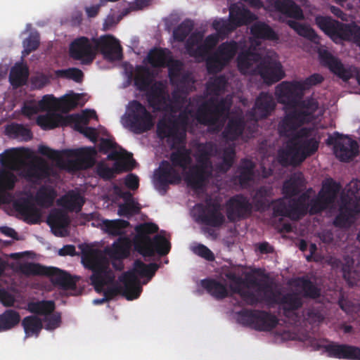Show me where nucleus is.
Segmentation results:
<instances>
[{
  "label": "nucleus",
  "mask_w": 360,
  "mask_h": 360,
  "mask_svg": "<svg viewBox=\"0 0 360 360\" xmlns=\"http://www.w3.org/2000/svg\"><path fill=\"white\" fill-rule=\"evenodd\" d=\"M233 292L238 293L242 300L250 306H256L259 303H262L264 300L263 297L259 294H256L249 290L241 289L240 286L230 287Z\"/></svg>",
  "instance_id": "obj_53"
},
{
  "label": "nucleus",
  "mask_w": 360,
  "mask_h": 360,
  "mask_svg": "<svg viewBox=\"0 0 360 360\" xmlns=\"http://www.w3.org/2000/svg\"><path fill=\"white\" fill-rule=\"evenodd\" d=\"M20 150L24 148L6 151L0 160L2 166L13 171L24 168V176L28 181L42 180L49 176L50 167L44 160L39 158L26 163L22 158Z\"/></svg>",
  "instance_id": "obj_5"
},
{
  "label": "nucleus",
  "mask_w": 360,
  "mask_h": 360,
  "mask_svg": "<svg viewBox=\"0 0 360 360\" xmlns=\"http://www.w3.org/2000/svg\"><path fill=\"white\" fill-rule=\"evenodd\" d=\"M146 91L148 103L154 111L160 112L167 110L169 96L162 82H155Z\"/></svg>",
  "instance_id": "obj_19"
},
{
  "label": "nucleus",
  "mask_w": 360,
  "mask_h": 360,
  "mask_svg": "<svg viewBox=\"0 0 360 360\" xmlns=\"http://www.w3.org/2000/svg\"><path fill=\"white\" fill-rule=\"evenodd\" d=\"M275 9L284 15L296 20L304 19L302 8L292 0H275Z\"/></svg>",
  "instance_id": "obj_32"
},
{
  "label": "nucleus",
  "mask_w": 360,
  "mask_h": 360,
  "mask_svg": "<svg viewBox=\"0 0 360 360\" xmlns=\"http://www.w3.org/2000/svg\"><path fill=\"white\" fill-rule=\"evenodd\" d=\"M202 287L217 300H221L230 296V292L226 281H219L214 278H205L201 281Z\"/></svg>",
  "instance_id": "obj_29"
},
{
  "label": "nucleus",
  "mask_w": 360,
  "mask_h": 360,
  "mask_svg": "<svg viewBox=\"0 0 360 360\" xmlns=\"http://www.w3.org/2000/svg\"><path fill=\"white\" fill-rule=\"evenodd\" d=\"M22 326L25 333V338L32 336L37 338L43 328V323L37 316L31 315L22 319Z\"/></svg>",
  "instance_id": "obj_43"
},
{
  "label": "nucleus",
  "mask_w": 360,
  "mask_h": 360,
  "mask_svg": "<svg viewBox=\"0 0 360 360\" xmlns=\"http://www.w3.org/2000/svg\"><path fill=\"white\" fill-rule=\"evenodd\" d=\"M179 171L167 160H162L154 172V184L161 195H165L169 185L178 184L181 181Z\"/></svg>",
  "instance_id": "obj_14"
},
{
  "label": "nucleus",
  "mask_w": 360,
  "mask_h": 360,
  "mask_svg": "<svg viewBox=\"0 0 360 360\" xmlns=\"http://www.w3.org/2000/svg\"><path fill=\"white\" fill-rule=\"evenodd\" d=\"M323 309V304L311 306L305 310L304 319L309 324H319L324 320Z\"/></svg>",
  "instance_id": "obj_56"
},
{
  "label": "nucleus",
  "mask_w": 360,
  "mask_h": 360,
  "mask_svg": "<svg viewBox=\"0 0 360 360\" xmlns=\"http://www.w3.org/2000/svg\"><path fill=\"white\" fill-rule=\"evenodd\" d=\"M276 107L273 96L267 92H261L257 97L255 105L251 110L255 120L267 117Z\"/></svg>",
  "instance_id": "obj_26"
},
{
  "label": "nucleus",
  "mask_w": 360,
  "mask_h": 360,
  "mask_svg": "<svg viewBox=\"0 0 360 360\" xmlns=\"http://www.w3.org/2000/svg\"><path fill=\"white\" fill-rule=\"evenodd\" d=\"M305 187V179L302 172L294 173L283 183L282 192L286 198L298 195Z\"/></svg>",
  "instance_id": "obj_31"
},
{
  "label": "nucleus",
  "mask_w": 360,
  "mask_h": 360,
  "mask_svg": "<svg viewBox=\"0 0 360 360\" xmlns=\"http://www.w3.org/2000/svg\"><path fill=\"white\" fill-rule=\"evenodd\" d=\"M360 213V205L351 204L345 198L341 200L339 213L333 220L335 227L344 229L351 226L355 216Z\"/></svg>",
  "instance_id": "obj_24"
},
{
  "label": "nucleus",
  "mask_w": 360,
  "mask_h": 360,
  "mask_svg": "<svg viewBox=\"0 0 360 360\" xmlns=\"http://www.w3.org/2000/svg\"><path fill=\"white\" fill-rule=\"evenodd\" d=\"M295 285L302 290L304 297L316 299L321 295L320 288L307 276L297 278L295 280Z\"/></svg>",
  "instance_id": "obj_38"
},
{
  "label": "nucleus",
  "mask_w": 360,
  "mask_h": 360,
  "mask_svg": "<svg viewBox=\"0 0 360 360\" xmlns=\"http://www.w3.org/2000/svg\"><path fill=\"white\" fill-rule=\"evenodd\" d=\"M29 72L26 66L19 65L11 69L9 80L11 84L15 87L24 85L28 78Z\"/></svg>",
  "instance_id": "obj_50"
},
{
  "label": "nucleus",
  "mask_w": 360,
  "mask_h": 360,
  "mask_svg": "<svg viewBox=\"0 0 360 360\" xmlns=\"http://www.w3.org/2000/svg\"><path fill=\"white\" fill-rule=\"evenodd\" d=\"M171 148L174 150L169 156L171 165L174 168L179 167L183 170L187 169L192 163L191 150L184 145L176 146L172 144Z\"/></svg>",
  "instance_id": "obj_28"
},
{
  "label": "nucleus",
  "mask_w": 360,
  "mask_h": 360,
  "mask_svg": "<svg viewBox=\"0 0 360 360\" xmlns=\"http://www.w3.org/2000/svg\"><path fill=\"white\" fill-rule=\"evenodd\" d=\"M309 194L304 192L297 198H294L289 201V211L291 217L299 219L309 213Z\"/></svg>",
  "instance_id": "obj_30"
},
{
  "label": "nucleus",
  "mask_w": 360,
  "mask_h": 360,
  "mask_svg": "<svg viewBox=\"0 0 360 360\" xmlns=\"http://www.w3.org/2000/svg\"><path fill=\"white\" fill-rule=\"evenodd\" d=\"M236 157L235 147L229 146L224 148L221 155L222 161L219 165V169L221 172H226L233 166Z\"/></svg>",
  "instance_id": "obj_61"
},
{
  "label": "nucleus",
  "mask_w": 360,
  "mask_h": 360,
  "mask_svg": "<svg viewBox=\"0 0 360 360\" xmlns=\"http://www.w3.org/2000/svg\"><path fill=\"white\" fill-rule=\"evenodd\" d=\"M245 122L241 117L231 118L222 132L223 137L228 141L237 140L243 133Z\"/></svg>",
  "instance_id": "obj_36"
},
{
  "label": "nucleus",
  "mask_w": 360,
  "mask_h": 360,
  "mask_svg": "<svg viewBox=\"0 0 360 360\" xmlns=\"http://www.w3.org/2000/svg\"><path fill=\"white\" fill-rule=\"evenodd\" d=\"M20 321V314L13 309H6L0 314V332L8 330L17 326Z\"/></svg>",
  "instance_id": "obj_47"
},
{
  "label": "nucleus",
  "mask_w": 360,
  "mask_h": 360,
  "mask_svg": "<svg viewBox=\"0 0 360 360\" xmlns=\"http://www.w3.org/2000/svg\"><path fill=\"white\" fill-rule=\"evenodd\" d=\"M38 150L40 154L53 160H60L62 153L75 156V160L68 161V167L70 169L75 171L91 167L94 163L92 156L96 153L94 148L91 147L59 151L46 146H40Z\"/></svg>",
  "instance_id": "obj_9"
},
{
  "label": "nucleus",
  "mask_w": 360,
  "mask_h": 360,
  "mask_svg": "<svg viewBox=\"0 0 360 360\" xmlns=\"http://www.w3.org/2000/svg\"><path fill=\"white\" fill-rule=\"evenodd\" d=\"M338 186L335 182L324 184L316 198L309 202V214L314 215L322 212L329 207L335 201Z\"/></svg>",
  "instance_id": "obj_16"
},
{
  "label": "nucleus",
  "mask_w": 360,
  "mask_h": 360,
  "mask_svg": "<svg viewBox=\"0 0 360 360\" xmlns=\"http://www.w3.org/2000/svg\"><path fill=\"white\" fill-rule=\"evenodd\" d=\"M55 75L60 78L72 79L78 83L81 82L84 78L83 72L77 68L57 70L55 71Z\"/></svg>",
  "instance_id": "obj_64"
},
{
  "label": "nucleus",
  "mask_w": 360,
  "mask_h": 360,
  "mask_svg": "<svg viewBox=\"0 0 360 360\" xmlns=\"http://www.w3.org/2000/svg\"><path fill=\"white\" fill-rule=\"evenodd\" d=\"M302 154V160L313 155L319 149V141L316 138L295 140Z\"/></svg>",
  "instance_id": "obj_48"
},
{
  "label": "nucleus",
  "mask_w": 360,
  "mask_h": 360,
  "mask_svg": "<svg viewBox=\"0 0 360 360\" xmlns=\"http://www.w3.org/2000/svg\"><path fill=\"white\" fill-rule=\"evenodd\" d=\"M252 14L248 10H240L239 8H231L229 20L234 26L235 29L243 25L247 24L248 18H252Z\"/></svg>",
  "instance_id": "obj_51"
},
{
  "label": "nucleus",
  "mask_w": 360,
  "mask_h": 360,
  "mask_svg": "<svg viewBox=\"0 0 360 360\" xmlns=\"http://www.w3.org/2000/svg\"><path fill=\"white\" fill-rule=\"evenodd\" d=\"M69 55L71 58L79 60L82 65H91L96 56L92 38L79 37L74 39L70 44Z\"/></svg>",
  "instance_id": "obj_13"
},
{
  "label": "nucleus",
  "mask_w": 360,
  "mask_h": 360,
  "mask_svg": "<svg viewBox=\"0 0 360 360\" xmlns=\"http://www.w3.org/2000/svg\"><path fill=\"white\" fill-rule=\"evenodd\" d=\"M7 134L14 138H20L24 141L31 140L32 134L30 129L19 124H12L6 128Z\"/></svg>",
  "instance_id": "obj_60"
},
{
  "label": "nucleus",
  "mask_w": 360,
  "mask_h": 360,
  "mask_svg": "<svg viewBox=\"0 0 360 360\" xmlns=\"http://www.w3.org/2000/svg\"><path fill=\"white\" fill-rule=\"evenodd\" d=\"M275 95L278 102L284 105L285 110H289L278 124L281 136L290 138L300 127L316 120L319 103L313 97L302 98L303 85L300 82H282L276 86Z\"/></svg>",
  "instance_id": "obj_1"
},
{
  "label": "nucleus",
  "mask_w": 360,
  "mask_h": 360,
  "mask_svg": "<svg viewBox=\"0 0 360 360\" xmlns=\"http://www.w3.org/2000/svg\"><path fill=\"white\" fill-rule=\"evenodd\" d=\"M4 167L0 169V191L6 192L14 188L18 179L13 170H7L6 167Z\"/></svg>",
  "instance_id": "obj_55"
},
{
  "label": "nucleus",
  "mask_w": 360,
  "mask_h": 360,
  "mask_svg": "<svg viewBox=\"0 0 360 360\" xmlns=\"http://www.w3.org/2000/svg\"><path fill=\"white\" fill-rule=\"evenodd\" d=\"M159 268L156 263L146 264L137 259L134 263V270L124 272L120 277V285L108 288L104 291V296L110 300L118 295H121L128 300L137 299L142 290L139 281L136 275L151 279Z\"/></svg>",
  "instance_id": "obj_2"
},
{
  "label": "nucleus",
  "mask_w": 360,
  "mask_h": 360,
  "mask_svg": "<svg viewBox=\"0 0 360 360\" xmlns=\"http://www.w3.org/2000/svg\"><path fill=\"white\" fill-rule=\"evenodd\" d=\"M226 214L230 222H236L250 217L253 206L250 199L243 195L236 194L231 197L225 204Z\"/></svg>",
  "instance_id": "obj_12"
},
{
  "label": "nucleus",
  "mask_w": 360,
  "mask_h": 360,
  "mask_svg": "<svg viewBox=\"0 0 360 360\" xmlns=\"http://www.w3.org/2000/svg\"><path fill=\"white\" fill-rule=\"evenodd\" d=\"M250 33L257 39L271 41L278 39L276 32L269 25L261 21L256 22L251 26Z\"/></svg>",
  "instance_id": "obj_41"
},
{
  "label": "nucleus",
  "mask_w": 360,
  "mask_h": 360,
  "mask_svg": "<svg viewBox=\"0 0 360 360\" xmlns=\"http://www.w3.org/2000/svg\"><path fill=\"white\" fill-rule=\"evenodd\" d=\"M295 140H290L284 148L279 149L277 154L278 162L283 167L298 166L304 160Z\"/></svg>",
  "instance_id": "obj_23"
},
{
  "label": "nucleus",
  "mask_w": 360,
  "mask_h": 360,
  "mask_svg": "<svg viewBox=\"0 0 360 360\" xmlns=\"http://www.w3.org/2000/svg\"><path fill=\"white\" fill-rule=\"evenodd\" d=\"M347 193L341 196V200L346 199L347 202L356 205H360V181L353 180L347 186Z\"/></svg>",
  "instance_id": "obj_54"
},
{
  "label": "nucleus",
  "mask_w": 360,
  "mask_h": 360,
  "mask_svg": "<svg viewBox=\"0 0 360 360\" xmlns=\"http://www.w3.org/2000/svg\"><path fill=\"white\" fill-rule=\"evenodd\" d=\"M198 221L211 227H219L225 222V217L221 213L219 202L209 201L205 206L199 205Z\"/></svg>",
  "instance_id": "obj_18"
},
{
  "label": "nucleus",
  "mask_w": 360,
  "mask_h": 360,
  "mask_svg": "<svg viewBox=\"0 0 360 360\" xmlns=\"http://www.w3.org/2000/svg\"><path fill=\"white\" fill-rule=\"evenodd\" d=\"M130 248V240L126 237H120L112 247L105 248V253L110 259H125L129 255Z\"/></svg>",
  "instance_id": "obj_33"
},
{
  "label": "nucleus",
  "mask_w": 360,
  "mask_h": 360,
  "mask_svg": "<svg viewBox=\"0 0 360 360\" xmlns=\"http://www.w3.org/2000/svg\"><path fill=\"white\" fill-rule=\"evenodd\" d=\"M317 26L333 41L345 40L349 24H345L328 16H317L315 19Z\"/></svg>",
  "instance_id": "obj_20"
},
{
  "label": "nucleus",
  "mask_w": 360,
  "mask_h": 360,
  "mask_svg": "<svg viewBox=\"0 0 360 360\" xmlns=\"http://www.w3.org/2000/svg\"><path fill=\"white\" fill-rule=\"evenodd\" d=\"M55 308V302L52 300L30 302L27 304V310L30 313L44 316L53 312Z\"/></svg>",
  "instance_id": "obj_46"
},
{
  "label": "nucleus",
  "mask_w": 360,
  "mask_h": 360,
  "mask_svg": "<svg viewBox=\"0 0 360 360\" xmlns=\"http://www.w3.org/2000/svg\"><path fill=\"white\" fill-rule=\"evenodd\" d=\"M15 210L26 218L37 215L34 205L27 199L22 198L13 203Z\"/></svg>",
  "instance_id": "obj_63"
},
{
  "label": "nucleus",
  "mask_w": 360,
  "mask_h": 360,
  "mask_svg": "<svg viewBox=\"0 0 360 360\" xmlns=\"http://www.w3.org/2000/svg\"><path fill=\"white\" fill-rule=\"evenodd\" d=\"M260 54L250 51L240 53L237 57L238 70L243 74L247 73L252 65L261 60Z\"/></svg>",
  "instance_id": "obj_42"
},
{
  "label": "nucleus",
  "mask_w": 360,
  "mask_h": 360,
  "mask_svg": "<svg viewBox=\"0 0 360 360\" xmlns=\"http://www.w3.org/2000/svg\"><path fill=\"white\" fill-rule=\"evenodd\" d=\"M227 84V79L225 76L219 75L207 83L206 89L210 94L219 96L224 91Z\"/></svg>",
  "instance_id": "obj_62"
},
{
  "label": "nucleus",
  "mask_w": 360,
  "mask_h": 360,
  "mask_svg": "<svg viewBox=\"0 0 360 360\" xmlns=\"http://www.w3.org/2000/svg\"><path fill=\"white\" fill-rule=\"evenodd\" d=\"M158 231V225L151 222H145L136 226L134 248L143 257H152L155 253L165 256L169 252L171 244L165 236L158 234L153 238H150V235Z\"/></svg>",
  "instance_id": "obj_4"
},
{
  "label": "nucleus",
  "mask_w": 360,
  "mask_h": 360,
  "mask_svg": "<svg viewBox=\"0 0 360 360\" xmlns=\"http://www.w3.org/2000/svg\"><path fill=\"white\" fill-rule=\"evenodd\" d=\"M82 262L84 266L92 271L90 280L95 290L100 292L103 288L113 282L115 275L109 268V262L103 253L96 249L82 250Z\"/></svg>",
  "instance_id": "obj_6"
},
{
  "label": "nucleus",
  "mask_w": 360,
  "mask_h": 360,
  "mask_svg": "<svg viewBox=\"0 0 360 360\" xmlns=\"http://www.w3.org/2000/svg\"><path fill=\"white\" fill-rule=\"evenodd\" d=\"M132 167L128 168L120 162H115L112 168L109 167L104 163H99L96 168V174L104 180H110L114 178L115 174L120 173L124 170H131Z\"/></svg>",
  "instance_id": "obj_45"
},
{
  "label": "nucleus",
  "mask_w": 360,
  "mask_h": 360,
  "mask_svg": "<svg viewBox=\"0 0 360 360\" xmlns=\"http://www.w3.org/2000/svg\"><path fill=\"white\" fill-rule=\"evenodd\" d=\"M126 125L135 134H140L152 129L153 117L139 101H130L124 117Z\"/></svg>",
  "instance_id": "obj_10"
},
{
  "label": "nucleus",
  "mask_w": 360,
  "mask_h": 360,
  "mask_svg": "<svg viewBox=\"0 0 360 360\" xmlns=\"http://www.w3.org/2000/svg\"><path fill=\"white\" fill-rule=\"evenodd\" d=\"M70 123V120L67 117H64L60 114L48 113L46 115H39L37 119V123L44 129H54L60 125Z\"/></svg>",
  "instance_id": "obj_40"
},
{
  "label": "nucleus",
  "mask_w": 360,
  "mask_h": 360,
  "mask_svg": "<svg viewBox=\"0 0 360 360\" xmlns=\"http://www.w3.org/2000/svg\"><path fill=\"white\" fill-rule=\"evenodd\" d=\"M321 64L328 68L331 72L345 81L349 80L352 74L350 70L346 68L340 60L334 56L327 50L320 51L319 53Z\"/></svg>",
  "instance_id": "obj_22"
},
{
  "label": "nucleus",
  "mask_w": 360,
  "mask_h": 360,
  "mask_svg": "<svg viewBox=\"0 0 360 360\" xmlns=\"http://www.w3.org/2000/svg\"><path fill=\"white\" fill-rule=\"evenodd\" d=\"M96 53L100 52L103 58L110 61L120 60L122 58V49L120 42L111 35L92 38Z\"/></svg>",
  "instance_id": "obj_17"
},
{
  "label": "nucleus",
  "mask_w": 360,
  "mask_h": 360,
  "mask_svg": "<svg viewBox=\"0 0 360 360\" xmlns=\"http://www.w3.org/2000/svg\"><path fill=\"white\" fill-rule=\"evenodd\" d=\"M57 195V191L53 187L43 185L37 190L34 200L39 207L49 208L53 206Z\"/></svg>",
  "instance_id": "obj_35"
},
{
  "label": "nucleus",
  "mask_w": 360,
  "mask_h": 360,
  "mask_svg": "<svg viewBox=\"0 0 360 360\" xmlns=\"http://www.w3.org/2000/svg\"><path fill=\"white\" fill-rule=\"evenodd\" d=\"M328 356L339 359L360 360V348L356 346L331 342L325 346Z\"/></svg>",
  "instance_id": "obj_25"
},
{
  "label": "nucleus",
  "mask_w": 360,
  "mask_h": 360,
  "mask_svg": "<svg viewBox=\"0 0 360 360\" xmlns=\"http://www.w3.org/2000/svg\"><path fill=\"white\" fill-rule=\"evenodd\" d=\"M153 73L149 68L143 65L136 67L134 82L138 90L146 91L150 89L153 84Z\"/></svg>",
  "instance_id": "obj_34"
},
{
  "label": "nucleus",
  "mask_w": 360,
  "mask_h": 360,
  "mask_svg": "<svg viewBox=\"0 0 360 360\" xmlns=\"http://www.w3.org/2000/svg\"><path fill=\"white\" fill-rule=\"evenodd\" d=\"M171 58V52L165 49H155L148 55V63L153 68H166Z\"/></svg>",
  "instance_id": "obj_44"
},
{
  "label": "nucleus",
  "mask_w": 360,
  "mask_h": 360,
  "mask_svg": "<svg viewBox=\"0 0 360 360\" xmlns=\"http://www.w3.org/2000/svg\"><path fill=\"white\" fill-rule=\"evenodd\" d=\"M92 117H96L94 110H86L82 115L74 114L68 116L70 123L74 124V129L80 134H82L90 141L95 143L97 140V132L95 128L87 127L89 119Z\"/></svg>",
  "instance_id": "obj_21"
},
{
  "label": "nucleus",
  "mask_w": 360,
  "mask_h": 360,
  "mask_svg": "<svg viewBox=\"0 0 360 360\" xmlns=\"http://www.w3.org/2000/svg\"><path fill=\"white\" fill-rule=\"evenodd\" d=\"M334 153L341 162H348L359 155V144L349 136L342 137Z\"/></svg>",
  "instance_id": "obj_27"
},
{
  "label": "nucleus",
  "mask_w": 360,
  "mask_h": 360,
  "mask_svg": "<svg viewBox=\"0 0 360 360\" xmlns=\"http://www.w3.org/2000/svg\"><path fill=\"white\" fill-rule=\"evenodd\" d=\"M256 72L261 76L264 83L271 85L283 79L285 73L281 63L275 58L266 55L257 65Z\"/></svg>",
  "instance_id": "obj_15"
},
{
  "label": "nucleus",
  "mask_w": 360,
  "mask_h": 360,
  "mask_svg": "<svg viewBox=\"0 0 360 360\" xmlns=\"http://www.w3.org/2000/svg\"><path fill=\"white\" fill-rule=\"evenodd\" d=\"M217 147L212 141L198 143L195 150L196 163L191 166L185 174V181L188 186L194 189H202L212 176V162L211 158L216 155Z\"/></svg>",
  "instance_id": "obj_3"
},
{
  "label": "nucleus",
  "mask_w": 360,
  "mask_h": 360,
  "mask_svg": "<svg viewBox=\"0 0 360 360\" xmlns=\"http://www.w3.org/2000/svg\"><path fill=\"white\" fill-rule=\"evenodd\" d=\"M288 25L300 36L307 38L311 41H315L319 38L314 30L307 25L302 24L292 20H288Z\"/></svg>",
  "instance_id": "obj_52"
},
{
  "label": "nucleus",
  "mask_w": 360,
  "mask_h": 360,
  "mask_svg": "<svg viewBox=\"0 0 360 360\" xmlns=\"http://www.w3.org/2000/svg\"><path fill=\"white\" fill-rule=\"evenodd\" d=\"M84 203V198L74 191L68 192L58 200V204L70 212H79Z\"/></svg>",
  "instance_id": "obj_37"
},
{
  "label": "nucleus",
  "mask_w": 360,
  "mask_h": 360,
  "mask_svg": "<svg viewBox=\"0 0 360 360\" xmlns=\"http://www.w3.org/2000/svg\"><path fill=\"white\" fill-rule=\"evenodd\" d=\"M229 63L217 52L210 56L206 60V67L210 74L221 72Z\"/></svg>",
  "instance_id": "obj_57"
},
{
  "label": "nucleus",
  "mask_w": 360,
  "mask_h": 360,
  "mask_svg": "<svg viewBox=\"0 0 360 360\" xmlns=\"http://www.w3.org/2000/svg\"><path fill=\"white\" fill-rule=\"evenodd\" d=\"M238 49L237 42L231 40L221 44L215 52L229 63L236 56Z\"/></svg>",
  "instance_id": "obj_58"
},
{
  "label": "nucleus",
  "mask_w": 360,
  "mask_h": 360,
  "mask_svg": "<svg viewBox=\"0 0 360 360\" xmlns=\"http://www.w3.org/2000/svg\"><path fill=\"white\" fill-rule=\"evenodd\" d=\"M232 105V99L229 96L218 100L210 98L203 102L197 109L195 118L197 121L205 126L217 127L218 130L221 127V118L228 116Z\"/></svg>",
  "instance_id": "obj_8"
},
{
  "label": "nucleus",
  "mask_w": 360,
  "mask_h": 360,
  "mask_svg": "<svg viewBox=\"0 0 360 360\" xmlns=\"http://www.w3.org/2000/svg\"><path fill=\"white\" fill-rule=\"evenodd\" d=\"M129 222L124 219L105 220L103 228L106 233L116 236L124 233V229L129 226Z\"/></svg>",
  "instance_id": "obj_49"
},
{
  "label": "nucleus",
  "mask_w": 360,
  "mask_h": 360,
  "mask_svg": "<svg viewBox=\"0 0 360 360\" xmlns=\"http://www.w3.org/2000/svg\"><path fill=\"white\" fill-rule=\"evenodd\" d=\"M255 162L249 159H242L238 167L237 179L242 186H245L254 179Z\"/></svg>",
  "instance_id": "obj_39"
},
{
  "label": "nucleus",
  "mask_w": 360,
  "mask_h": 360,
  "mask_svg": "<svg viewBox=\"0 0 360 360\" xmlns=\"http://www.w3.org/2000/svg\"><path fill=\"white\" fill-rule=\"evenodd\" d=\"M193 26L194 24L191 20H184L173 30L174 39L178 42L184 41L193 30Z\"/></svg>",
  "instance_id": "obj_59"
},
{
  "label": "nucleus",
  "mask_w": 360,
  "mask_h": 360,
  "mask_svg": "<svg viewBox=\"0 0 360 360\" xmlns=\"http://www.w3.org/2000/svg\"><path fill=\"white\" fill-rule=\"evenodd\" d=\"M20 271L27 276H47L53 285L65 290L73 291L72 295L81 294L82 290L77 288L79 276H72L65 271L57 267H46L38 263L27 262L20 265Z\"/></svg>",
  "instance_id": "obj_7"
},
{
  "label": "nucleus",
  "mask_w": 360,
  "mask_h": 360,
  "mask_svg": "<svg viewBox=\"0 0 360 360\" xmlns=\"http://www.w3.org/2000/svg\"><path fill=\"white\" fill-rule=\"evenodd\" d=\"M237 314L240 323L258 331H271L278 323L275 315L263 310L244 309Z\"/></svg>",
  "instance_id": "obj_11"
}]
</instances>
